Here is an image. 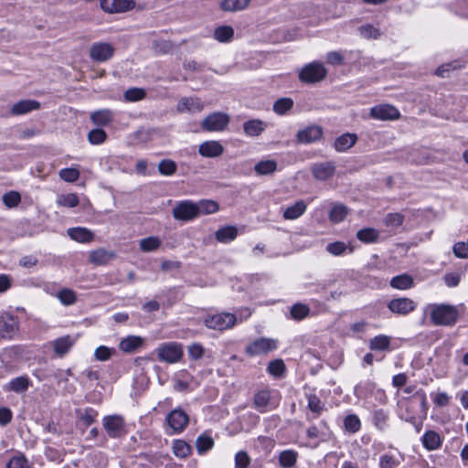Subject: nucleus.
I'll return each instance as SVG.
<instances>
[{
  "label": "nucleus",
  "mask_w": 468,
  "mask_h": 468,
  "mask_svg": "<svg viewBox=\"0 0 468 468\" xmlns=\"http://www.w3.org/2000/svg\"><path fill=\"white\" fill-rule=\"evenodd\" d=\"M458 310L455 306L450 304H433L431 305V320L435 325H453L457 322Z\"/></svg>",
  "instance_id": "nucleus-1"
},
{
  "label": "nucleus",
  "mask_w": 468,
  "mask_h": 468,
  "mask_svg": "<svg viewBox=\"0 0 468 468\" xmlns=\"http://www.w3.org/2000/svg\"><path fill=\"white\" fill-rule=\"evenodd\" d=\"M154 353L157 359L167 364H176L179 362L183 356V345L177 342H166L160 344Z\"/></svg>",
  "instance_id": "nucleus-2"
},
{
  "label": "nucleus",
  "mask_w": 468,
  "mask_h": 468,
  "mask_svg": "<svg viewBox=\"0 0 468 468\" xmlns=\"http://www.w3.org/2000/svg\"><path fill=\"white\" fill-rule=\"evenodd\" d=\"M327 75V69L319 61H313L303 66L298 74L299 80L306 84L322 81Z\"/></svg>",
  "instance_id": "nucleus-3"
},
{
  "label": "nucleus",
  "mask_w": 468,
  "mask_h": 468,
  "mask_svg": "<svg viewBox=\"0 0 468 468\" xmlns=\"http://www.w3.org/2000/svg\"><path fill=\"white\" fill-rule=\"evenodd\" d=\"M237 323V317L230 313H220L207 315L204 319V324L208 329L223 331L233 327Z\"/></svg>",
  "instance_id": "nucleus-4"
},
{
  "label": "nucleus",
  "mask_w": 468,
  "mask_h": 468,
  "mask_svg": "<svg viewBox=\"0 0 468 468\" xmlns=\"http://www.w3.org/2000/svg\"><path fill=\"white\" fill-rule=\"evenodd\" d=\"M229 123V116L224 112H213L207 115L201 122V128L207 132H221Z\"/></svg>",
  "instance_id": "nucleus-5"
},
{
  "label": "nucleus",
  "mask_w": 468,
  "mask_h": 468,
  "mask_svg": "<svg viewBox=\"0 0 468 468\" xmlns=\"http://www.w3.org/2000/svg\"><path fill=\"white\" fill-rule=\"evenodd\" d=\"M102 426L111 438H121L124 435L125 421L122 416L113 414L105 416L102 419Z\"/></svg>",
  "instance_id": "nucleus-6"
},
{
  "label": "nucleus",
  "mask_w": 468,
  "mask_h": 468,
  "mask_svg": "<svg viewBox=\"0 0 468 468\" xmlns=\"http://www.w3.org/2000/svg\"><path fill=\"white\" fill-rule=\"evenodd\" d=\"M175 219L181 221H190L197 218L196 203L192 200H184L178 202L172 210Z\"/></svg>",
  "instance_id": "nucleus-7"
},
{
  "label": "nucleus",
  "mask_w": 468,
  "mask_h": 468,
  "mask_svg": "<svg viewBox=\"0 0 468 468\" xmlns=\"http://www.w3.org/2000/svg\"><path fill=\"white\" fill-rule=\"evenodd\" d=\"M168 427L173 433H180L189 422L188 415L182 409H175L167 414L165 419Z\"/></svg>",
  "instance_id": "nucleus-8"
},
{
  "label": "nucleus",
  "mask_w": 468,
  "mask_h": 468,
  "mask_svg": "<svg viewBox=\"0 0 468 468\" xmlns=\"http://www.w3.org/2000/svg\"><path fill=\"white\" fill-rule=\"evenodd\" d=\"M277 348V340L273 338H259L246 347L249 356H260L267 354Z\"/></svg>",
  "instance_id": "nucleus-9"
},
{
  "label": "nucleus",
  "mask_w": 468,
  "mask_h": 468,
  "mask_svg": "<svg viewBox=\"0 0 468 468\" xmlns=\"http://www.w3.org/2000/svg\"><path fill=\"white\" fill-rule=\"evenodd\" d=\"M114 48L107 42L93 43L89 51L90 58L95 62L109 60L114 54Z\"/></svg>",
  "instance_id": "nucleus-10"
},
{
  "label": "nucleus",
  "mask_w": 468,
  "mask_h": 468,
  "mask_svg": "<svg viewBox=\"0 0 468 468\" xmlns=\"http://www.w3.org/2000/svg\"><path fill=\"white\" fill-rule=\"evenodd\" d=\"M102 10L109 14L124 13L135 6L134 0H101Z\"/></svg>",
  "instance_id": "nucleus-11"
},
{
  "label": "nucleus",
  "mask_w": 468,
  "mask_h": 468,
  "mask_svg": "<svg viewBox=\"0 0 468 468\" xmlns=\"http://www.w3.org/2000/svg\"><path fill=\"white\" fill-rule=\"evenodd\" d=\"M417 307L416 303L406 297L392 299L388 303V308L394 314L406 315L414 311Z\"/></svg>",
  "instance_id": "nucleus-12"
},
{
  "label": "nucleus",
  "mask_w": 468,
  "mask_h": 468,
  "mask_svg": "<svg viewBox=\"0 0 468 468\" xmlns=\"http://www.w3.org/2000/svg\"><path fill=\"white\" fill-rule=\"evenodd\" d=\"M370 115L378 120H397L400 113L399 110L389 104H380L371 108Z\"/></svg>",
  "instance_id": "nucleus-13"
},
{
  "label": "nucleus",
  "mask_w": 468,
  "mask_h": 468,
  "mask_svg": "<svg viewBox=\"0 0 468 468\" xmlns=\"http://www.w3.org/2000/svg\"><path fill=\"white\" fill-rule=\"evenodd\" d=\"M323 135V128L319 125H310L300 130L297 134V142L300 144H312L321 139Z\"/></svg>",
  "instance_id": "nucleus-14"
},
{
  "label": "nucleus",
  "mask_w": 468,
  "mask_h": 468,
  "mask_svg": "<svg viewBox=\"0 0 468 468\" xmlns=\"http://www.w3.org/2000/svg\"><path fill=\"white\" fill-rule=\"evenodd\" d=\"M314 177L317 180H327L335 172V165L333 162L315 163L311 167Z\"/></svg>",
  "instance_id": "nucleus-15"
},
{
  "label": "nucleus",
  "mask_w": 468,
  "mask_h": 468,
  "mask_svg": "<svg viewBox=\"0 0 468 468\" xmlns=\"http://www.w3.org/2000/svg\"><path fill=\"white\" fill-rule=\"evenodd\" d=\"M176 109L179 112H200L204 104L197 97H184L179 101Z\"/></svg>",
  "instance_id": "nucleus-16"
},
{
  "label": "nucleus",
  "mask_w": 468,
  "mask_h": 468,
  "mask_svg": "<svg viewBox=\"0 0 468 468\" xmlns=\"http://www.w3.org/2000/svg\"><path fill=\"white\" fill-rule=\"evenodd\" d=\"M224 152V147L218 141H206L198 147L200 155L207 158H214L220 156Z\"/></svg>",
  "instance_id": "nucleus-17"
},
{
  "label": "nucleus",
  "mask_w": 468,
  "mask_h": 468,
  "mask_svg": "<svg viewBox=\"0 0 468 468\" xmlns=\"http://www.w3.org/2000/svg\"><path fill=\"white\" fill-rule=\"evenodd\" d=\"M144 344V338L139 335H128L119 343V348L125 353H133Z\"/></svg>",
  "instance_id": "nucleus-18"
},
{
  "label": "nucleus",
  "mask_w": 468,
  "mask_h": 468,
  "mask_svg": "<svg viewBox=\"0 0 468 468\" xmlns=\"http://www.w3.org/2000/svg\"><path fill=\"white\" fill-rule=\"evenodd\" d=\"M67 233L71 239L81 243L91 242L94 239V233L87 228H69Z\"/></svg>",
  "instance_id": "nucleus-19"
},
{
  "label": "nucleus",
  "mask_w": 468,
  "mask_h": 468,
  "mask_svg": "<svg viewBox=\"0 0 468 468\" xmlns=\"http://www.w3.org/2000/svg\"><path fill=\"white\" fill-rule=\"evenodd\" d=\"M75 343V339L70 335L58 337L52 342L53 349L58 356H63L69 352Z\"/></svg>",
  "instance_id": "nucleus-20"
},
{
  "label": "nucleus",
  "mask_w": 468,
  "mask_h": 468,
  "mask_svg": "<svg viewBox=\"0 0 468 468\" xmlns=\"http://www.w3.org/2000/svg\"><path fill=\"white\" fill-rule=\"evenodd\" d=\"M357 141V136L355 133H346L338 136L334 143V147L336 152H346L353 147Z\"/></svg>",
  "instance_id": "nucleus-21"
},
{
  "label": "nucleus",
  "mask_w": 468,
  "mask_h": 468,
  "mask_svg": "<svg viewBox=\"0 0 468 468\" xmlns=\"http://www.w3.org/2000/svg\"><path fill=\"white\" fill-rule=\"evenodd\" d=\"M115 257L112 250L105 249H97L90 252V261L95 265H105Z\"/></svg>",
  "instance_id": "nucleus-22"
},
{
  "label": "nucleus",
  "mask_w": 468,
  "mask_h": 468,
  "mask_svg": "<svg viewBox=\"0 0 468 468\" xmlns=\"http://www.w3.org/2000/svg\"><path fill=\"white\" fill-rule=\"evenodd\" d=\"M114 113L110 109H101L90 113V121L96 126H106L113 120Z\"/></svg>",
  "instance_id": "nucleus-23"
},
{
  "label": "nucleus",
  "mask_w": 468,
  "mask_h": 468,
  "mask_svg": "<svg viewBox=\"0 0 468 468\" xmlns=\"http://www.w3.org/2000/svg\"><path fill=\"white\" fill-rule=\"evenodd\" d=\"M267 127V124L259 119H252L243 123V131L246 135L250 137L259 136Z\"/></svg>",
  "instance_id": "nucleus-24"
},
{
  "label": "nucleus",
  "mask_w": 468,
  "mask_h": 468,
  "mask_svg": "<svg viewBox=\"0 0 468 468\" xmlns=\"http://www.w3.org/2000/svg\"><path fill=\"white\" fill-rule=\"evenodd\" d=\"M307 206L303 200H299L293 205L286 207L282 213V217L287 220H293L300 218L305 211Z\"/></svg>",
  "instance_id": "nucleus-25"
},
{
  "label": "nucleus",
  "mask_w": 468,
  "mask_h": 468,
  "mask_svg": "<svg viewBox=\"0 0 468 468\" xmlns=\"http://www.w3.org/2000/svg\"><path fill=\"white\" fill-rule=\"evenodd\" d=\"M40 107V103L33 100H23L15 103L11 108V112L14 115H21L27 113L33 110H37Z\"/></svg>",
  "instance_id": "nucleus-26"
},
{
  "label": "nucleus",
  "mask_w": 468,
  "mask_h": 468,
  "mask_svg": "<svg viewBox=\"0 0 468 468\" xmlns=\"http://www.w3.org/2000/svg\"><path fill=\"white\" fill-rule=\"evenodd\" d=\"M423 446L429 451H434L441 447V439L439 433L434 431H426L421 439Z\"/></svg>",
  "instance_id": "nucleus-27"
},
{
  "label": "nucleus",
  "mask_w": 468,
  "mask_h": 468,
  "mask_svg": "<svg viewBox=\"0 0 468 468\" xmlns=\"http://www.w3.org/2000/svg\"><path fill=\"white\" fill-rule=\"evenodd\" d=\"M238 236V229L234 226H227L218 229L215 233V238L218 242L229 243L234 240Z\"/></svg>",
  "instance_id": "nucleus-28"
},
{
  "label": "nucleus",
  "mask_w": 468,
  "mask_h": 468,
  "mask_svg": "<svg viewBox=\"0 0 468 468\" xmlns=\"http://www.w3.org/2000/svg\"><path fill=\"white\" fill-rule=\"evenodd\" d=\"M390 286L398 290H407L414 285V280L412 276L407 273L397 275L390 280Z\"/></svg>",
  "instance_id": "nucleus-29"
},
{
  "label": "nucleus",
  "mask_w": 468,
  "mask_h": 468,
  "mask_svg": "<svg viewBox=\"0 0 468 468\" xmlns=\"http://www.w3.org/2000/svg\"><path fill=\"white\" fill-rule=\"evenodd\" d=\"M18 329V323L14 317H8L0 322V335L3 338H11Z\"/></svg>",
  "instance_id": "nucleus-30"
},
{
  "label": "nucleus",
  "mask_w": 468,
  "mask_h": 468,
  "mask_svg": "<svg viewBox=\"0 0 468 468\" xmlns=\"http://www.w3.org/2000/svg\"><path fill=\"white\" fill-rule=\"evenodd\" d=\"M29 387V379L27 376H21L13 378L5 387V390L16 393H22L27 390Z\"/></svg>",
  "instance_id": "nucleus-31"
},
{
  "label": "nucleus",
  "mask_w": 468,
  "mask_h": 468,
  "mask_svg": "<svg viewBox=\"0 0 468 468\" xmlns=\"http://www.w3.org/2000/svg\"><path fill=\"white\" fill-rule=\"evenodd\" d=\"M348 214V208L343 204H334L330 212L329 219L332 223L342 222Z\"/></svg>",
  "instance_id": "nucleus-32"
},
{
  "label": "nucleus",
  "mask_w": 468,
  "mask_h": 468,
  "mask_svg": "<svg viewBox=\"0 0 468 468\" xmlns=\"http://www.w3.org/2000/svg\"><path fill=\"white\" fill-rule=\"evenodd\" d=\"M254 170L259 176L271 175L277 170V162L274 160H262L257 163Z\"/></svg>",
  "instance_id": "nucleus-33"
},
{
  "label": "nucleus",
  "mask_w": 468,
  "mask_h": 468,
  "mask_svg": "<svg viewBox=\"0 0 468 468\" xmlns=\"http://www.w3.org/2000/svg\"><path fill=\"white\" fill-rule=\"evenodd\" d=\"M298 453L293 450H285L279 454V463L282 468H292L296 463Z\"/></svg>",
  "instance_id": "nucleus-34"
},
{
  "label": "nucleus",
  "mask_w": 468,
  "mask_h": 468,
  "mask_svg": "<svg viewBox=\"0 0 468 468\" xmlns=\"http://www.w3.org/2000/svg\"><path fill=\"white\" fill-rule=\"evenodd\" d=\"M162 244L160 238L151 236L140 240L139 248L144 252H151L158 250Z\"/></svg>",
  "instance_id": "nucleus-35"
},
{
  "label": "nucleus",
  "mask_w": 468,
  "mask_h": 468,
  "mask_svg": "<svg viewBox=\"0 0 468 468\" xmlns=\"http://www.w3.org/2000/svg\"><path fill=\"white\" fill-rule=\"evenodd\" d=\"M356 238L364 243L376 242L379 238V231L373 228H366L356 232Z\"/></svg>",
  "instance_id": "nucleus-36"
},
{
  "label": "nucleus",
  "mask_w": 468,
  "mask_h": 468,
  "mask_svg": "<svg viewBox=\"0 0 468 468\" xmlns=\"http://www.w3.org/2000/svg\"><path fill=\"white\" fill-rule=\"evenodd\" d=\"M234 37V29L230 26H220L214 31V37L218 42L227 43Z\"/></svg>",
  "instance_id": "nucleus-37"
},
{
  "label": "nucleus",
  "mask_w": 468,
  "mask_h": 468,
  "mask_svg": "<svg viewBox=\"0 0 468 468\" xmlns=\"http://www.w3.org/2000/svg\"><path fill=\"white\" fill-rule=\"evenodd\" d=\"M196 207L197 210V216L199 215H208L213 214L218 210V205L217 202L213 200H201L198 203H196Z\"/></svg>",
  "instance_id": "nucleus-38"
},
{
  "label": "nucleus",
  "mask_w": 468,
  "mask_h": 468,
  "mask_svg": "<svg viewBox=\"0 0 468 468\" xmlns=\"http://www.w3.org/2000/svg\"><path fill=\"white\" fill-rule=\"evenodd\" d=\"M214 446V440L207 434L199 435L196 440V448L199 454H204Z\"/></svg>",
  "instance_id": "nucleus-39"
},
{
  "label": "nucleus",
  "mask_w": 468,
  "mask_h": 468,
  "mask_svg": "<svg viewBox=\"0 0 468 468\" xmlns=\"http://www.w3.org/2000/svg\"><path fill=\"white\" fill-rule=\"evenodd\" d=\"M250 2V0H223L221 8L224 11L235 12L246 8Z\"/></svg>",
  "instance_id": "nucleus-40"
},
{
  "label": "nucleus",
  "mask_w": 468,
  "mask_h": 468,
  "mask_svg": "<svg viewBox=\"0 0 468 468\" xmlns=\"http://www.w3.org/2000/svg\"><path fill=\"white\" fill-rule=\"evenodd\" d=\"M146 97V91L143 88L133 87L130 88L123 93V98L126 101L135 102L144 100Z\"/></svg>",
  "instance_id": "nucleus-41"
},
{
  "label": "nucleus",
  "mask_w": 468,
  "mask_h": 468,
  "mask_svg": "<svg viewBox=\"0 0 468 468\" xmlns=\"http://www.w3.org/2000/svg\"><path fill=\"white\" fill-rule=\"evenodd\" d=\"M390 346V339L387 335H379L370 340L369 347L372 350H388Z\"/></svg>",
  "instance_id": "nucleus-42"
},
{
  "label": "nucleus",
  "mask_w": 468,
  "mask_h": 468,
  "mask_svg": "<svg viewBox=\"0 0 468 468\" xmlns=\"http://www.w3.org/2000/svg\"><path fill=\"white\" fill-rule=\"evenodd\" d=\"M270 392L268 390L259 391L254 397V405L259 411L264 412L270 403Z\"/></svg>",
  "instance_id": "nucleus-43"
},
{
  "label": "nucleus",
  "mask_w": 468,
  "mask_h": 468,
  "mask_svg": "<svg viewBox=\"0 0 468 468\" xmlns=\"http://www.w3.org/2000/svg\"><path fill=\"white\" fill-rule=\"evenodd\" d=\"M293 106V101L291 98H281L273 103V111L279 115L287 113Z\"/></svg>",
  "instance_id": "nucleus-44"
},
{
  "label": "nucleus",
  "mask_w": 468,
  "mask_h": 468,
  "mask_svg": "<svg viewBox=\"0 0 468 468\" xmlns=\"http://www.w3.org/2000/svg\"><path fill=\"white\" fill-rule=\"evenodd\" d=\"M357 30L360 36L366 39H378L381 36L379 29L370 24L363 25Z\"/></svg>",
  "instance_id": "nucleus-45"
},
{
  "label": "nucleus",
  "mask_w": 468,
  "mask_h": 468,
  "mask_svg": "<svg viewBox=\"0 0 468 468\" xmlns=\"http://www.w3.org/2000/svg\"><path fill=\"white\" fill-rule=\"evenodd\" d=\"M79 418L85 423L86 426L91 425L98 416V411L92 408H86L84 410H76Z\"/></svg>",
  "instance_id": "nucleus-46"
},
{
  "label": "nucleus",
  "mask_w": 468,
  "mask_h": 468,
  "mask_svg": "<svg viewBox=\"0 0 468 468\" xmlns=\"http://www.w3.org/2000/svg\"><path fill=\"white\" fill-rule=\"evenodd\" d=\"M58 299L64 305H71L77 300L76 292L71 289H62L57 293Z\"/></svg>",
  "instance_id": "nucleus-47"
},
{
  "label": "nucleus",
  "mask_w": 468,
  "mask_h": 468,
  "mask_svg": "<svg viewBox=\"0 0 468 468\" xmlns=\"http://www.w3.org/2000/svg\"><path fill=\"white\" fill-rule=\"evenodd\" d=\"M344 426L347 431L356 433L360 430L361 422L356 414H349L344 420Z\"/></svg>",
  "instance_id": "nucleus-48"
},
{
  "label": "nucleus",
  "mask_w": 468,
  "mask_h": 468,
  "mask_svg": "<svg viewBox=\"0 0 468 468\" xmlns=\"http://www.w3.org/2000/svg\"><path fill=\"white\" fill-rule=\"evenodd\" d=\"M310 308L303 303H295L291 308V316L294 320H302L308 316Z\"/></svg>",
  "instance_id": "nucleus-49"
},
{
  "label": "nucleus",
  "mask_w": 468,
  "mask_h": 468,
  "mask_svg": "<svg viewBox=\"0 0 468 468\" xmlns=\"http://www.w3.org/2000/svg\"><path fill=\"white\" fill-rule=\"evenodd\" d=\"M173 452L176 456L185 458L190 454L191 448L185 441L176 440L173 444Z\"/></svg>",
  "instance_id": "nucleus-50"
},
{
  "label": "nucleus",
  "mask_w": 468,
  "mask_h": 468,
  "mask_svg": "<svg viewBox=\"0 0 468 468\" xmlns=\"http://www.w3.org/2000/svg\"><path fill=\"white\" fill-rule=\"evenodd\" d=\"M59 206L65 207H75L80 204V199L76 194L60 195L57 200Z\"/></svg>",
  "instance_id": "nucleus-51"
},
{
  "label": "nucleus",
  "mask_w": 468,
  "mask_h": 468,
  "mask_svg": "<svg viewBox=\"0 0 468 468\" xmlns=\"http://www.w3.org/2000/svg\"><path fill=\"white\" fill-rule=\"evenodd\" d=\"M388 420V414L384 410H375L373 413V423L380 431H384Z\"/></svg>",
  "instance_id": "nucleus-52"
},
{
  "label": "nucleus",
  "mask_w": 468,
  "mask_h": 468,
  "mask_svg": "<svg viewBox=\"0 0 468 468\" xmlns=\"http://www.w3.org/2000/svg\"><path fill=\"white\" fill-rule=\"evenodd\" d=\"M115 349L105 346H98L94 351V356L98 361H107L115 354Z\"/></svg>",
  "instance_id": "nucleus-53"
},
{
  "label": "nucleus",
  "mask_w": 468,
  "mask_h": 468,
  "mask_svg": "<svg viewBox=\"0 0 468 468\" xmlns=\"http://www.w3.org/2000/svg\"><path fill=\"white\" fill-rule=\"evenodd\" d=\"M107 133L102 129H93L88 133V140L92 144H100L105 142Z\"/></svg>",
  "instance_id": "nucleus-54"
},
{
  "label": "nucleus",
  "mask_w": 468,
  "mask_h": 468,
  "mask_svg": "<svg viewBox=\"0 0 468 468\" xmlns=\"http://www.w3.org/2000/svg\"><path fill=\"white\" fill-rule=\"evenodd\" d=\"M2 199L4 204L11 208L18 206L21 201V196L16 191H9L3 196Z\"/></svg>",
  "instance_id": "nucleus-55"
},
{
  "label": "nucleus",
  "mask_w": 468,
  "mask_h": 468,
  "mask_svg": "<svg viewBox=\"0 0 468 468\" xmlns=\"http://www.w3.org/2000/svg\"><path fill=\"white\" fill-rule=\"evenodd\" d=\"M158 171L161 175L171 176L176 171V165L172 160L164 159L158 165Z\"/></svg>",
  "instance_id": "nucleus-56"
},
{
  "label": "nucleus",
  "mask_w": 468,
  "mask_h": 468,
  "mask_svg": "<svg viewBox=\"0 0 468 468\" xmlns=\"http://www.w3.org/2000/svg\"><path fill=\"white\" fill-rule=\"evenodd\" d=\"M348 249L343 241H335L326 245V251L334 256L343 255Z\"/></svg>",
  "instance_id": "nucleus-57"
},
{
  "label": "nucleus",
  "mask_w": 468,
  "mask_h": 468,
  "mask_svg": "<svg viewBox=\"0 0 468 468\" xmlns=\"http://www.w3.org/2000/svg\"><path fill=\"white\" fill-rule=\"evenodd\" d=\"M268 372L275 377H280L285 371V365L282 359H275L269 363Z\"/></svg>",
  "instance_id": "nucleus-58"
},
{
  "label": "nucleus",
  "mask_w": 468,
  "mask_h": 468,
  "mask_svg": "<svg viewBox=\"0 0 468 468\" xmlns=\"http://www.w3.org/2000/svg\"><path fill=\"white\" fill-rule=\"evenodd\" d=\"M6 468H30V463L23 454H20L11 458Z\"/></svg>",
  "instance_id": "nucleus-59"
},
{
  "label": "nucleus",
  "mask_w": 468,
  "mask_h": 468,
  "mask_svg": "<svg viewBox=\"0 0 468 468\" xmlns=\"http://www.w3.org/2000/svg\"><path fill=\"white\" fill-rule=\"evenodd\" d=\"M59 177L69 183L77 181L80 177V172L76 168H63L59 171Z\"/></svg>",
  "instance_id": "nucleus-60"
},
{
  "label": "nucleus",
  "mask_w": 468,
  "mask_h": 468,
  "mask_svg": "<svg viewBox=\"0 0 468 468\" xmlns=\"http://www.w3.org/2000/svg\"><path fill=\"white\" fill-rule=\"evenodd\" d=\"M404 220V216L400 213H388L385 217V224L388 227L391 228H399L402 225Z\"/></svg>",
  "instance_id": "nucleus-61"
},
{
  "label": "nucleus",
  "mask_w": 468,
  "mask_h": 468,
  "mask_svg": "<svg viewBox=\"0 0 468 468\" xmlns=\"http://www.w3.org/2000/svg\"><path fill=\"white\" fill-rule=\"evenodd\" d=\"M189 358L192 360L200 359L205 353V349L199 343H193L187 348Z\"/></svg>",
  "instance_id": "nucleus-62"
},
{
  "label": "nucleus",
  "mask_w": 468,
  "mask_h": 468,
  "mask_svg": "<svg viewBox=\"0 0 468 468\" xmlns=\"http://www.w3.org/2000/svg\"><path fill=\"white\" fill-rule=\"evenodd\" d=\"M250 463V458L248 453L244 451H239L235 456V467L236 468H248Z\"/></svg>",
  "instance_id": "nucleus-63"
},
{
  "label": "nucleus",
  "mask_w": 468,
  "mask_h": 468,
  "mask_svg": "<svg viewBox=\"0 0 468 468\" xmlns=\"http://www.w3.org/2000/svg\"><path fill=\"white\" fill-rule=\"evenodd\" d=\"M399 465V461H398L395 457L388 454L380 456L379 468H396Z\"/></svg>",
  "instance_id": "nucleus-64"
}]
</instances>
